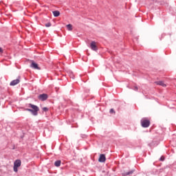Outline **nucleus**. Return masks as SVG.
Wrapping results in <instances>:
<instances>
[{"label":"nucleus","mask_w":176,"mask_h":176,"mask_svg":"<svg viewBox=\"0 0 176 176\" xmlns=\"http://www.w3.org/2000/svg\"><path fill=\"white\" fill-rule=\"evenodd\" d=\"M90 47L91 50H94V52H97V50H98V48L97 47V43H96V41H92L91 43Z\"/></svg>","instance_id":"20e7f679"},{"label":"nucleus","mask_w":176,"mask_h":176,"mask_svg":"<svg viewBox=\"0 0 176 176\" xmlns=\"http://www.w3.org/2000/svg\"><path fill=\"white\" fill-rule=\"evenodd\" d=\"M20 83V79L17 78L16 80H12L10 85V86H16V85H19Z\"/></svg>","instance_id":"6e6552de"},{"label":"nucleus","mask_w":176,"mask_h":176,"mask_svg":"<svg viewBox=\"0 0 176 176\" xmlns=\"http://www.w3.org/2000/svg\"><path fill=\"white\" fill-rule=\"evenodd\" d=\"M54 17H58V16H60V12L59 11H53L52 12Z\"/></svg>","instance_id":"9d476101"},{"label":"nucleus","mask_w":176,"mask_h":176,"mask_svg":"<svg viewBox=\"0 0 176 176\" xmlns=\"http://www.w3.org/2000/svg\"><path fill=\"white\" fill-rule=\"evenodd\" d=\"M30 67L34 69H41V67L38 65L36 63H34V60L32 61Z\"/></svg>","instance_id":"423d86ee"},{"label":"nucleus","mask_w":176,"mask_h":176,"mask_svg":"<svg viewBox=\"0 0 176 176\" xmlns=\"http://www.w3.org/2000/svg\"><path fill=\"white\" fill-rule=\"evenodd\" d=\"M21 166V160H16L14 163V171L17 173L19 167Z\"/></svg>","instance_id":"7ed1b4c3"},{"label":"nucleus","mask_w":176,"mask_h":176,"mask_svg":"<svg viewBox=\"0 0 176 176\" xmlns=\"http://www.w3.org/2000/svg\"><path fill=\"white\" fill-rule=\"evenodd\" d=\"M38 99H40L41 101H46V100H47V94H42L39 95Z\"/></svg>","instance_id":"39448f33"},{"label":"nucleus","mask_w":176,"mask_h":176,"mask_svg":"<svg viewBox=\"0 0 176 176\" xmlns=\"http://www.w3.org/2000/svg\"><path fill=\"white\" fill-rule=\"evenodd\" d=\"M110 113H116V112H115V110H113V109H111L109 111Z\"/></svg>","instance_id":"4468645a"},{"label":"nucleus","mask_w":176,"mask_h":176,"mask_svg":"<svg viewBox=\"0 0 176 176\" xmlns=\"http://www.w3.org/2000/svg\"><path fill=\"white\" fill-rule=\"evenodd\" d=\"M0 53H3V50L2 49V47H0Z\"/></svg>","instance_id":"a211bd4d"},{"label":"nucleus","mask_w":176,"mask_h":176,"mask_svg":"<svg viewBox=\"0 0 176 176\" xmlns=\"http://www.w3.org/2000/svg\"><path fill=\"white\" fill-rule=\"evenodd\" d=\"M45 27H52V23H46L45 24Z\"/></svg>","instance_id":"dca6fc26"},{"label":"nucleus","mask_w":176,"mask_h":176,"mask_svg":"<svg viewBox=\"0 0 176 176\" xmlns=\"http://www.w3.org/2000/svg\"><path fill=\"white\" fill-rule=\"evenodd\" d=\"M55 166L56 167H60V166H61V161L60 160L56 161Z\"/></svg>","instance_id":"9b49d317"},{"label":"nucleus","mask_w":176,"mask_h":176,"mask_svg":"<svg viewBox=\"0 0 176 176\" xmlns=\"http://www.w3.org/2000/svg\"><path fill=\"white\" fill-rule=\"evenodd\" d=\"M134 90H138V87H135Z\"/></svg>","instance_id":"6ab92c4d"},{"label":"nucleus","mask_w":176,"mask_h":176,"mask_svg":"<svg viewBox=\"0 0 176 176\" xmlns=\"http://www.w3.org/2000/svg\"><path fill=\"white\" fill-rule=\"evenodd\" d=\"M43 111H44V112H47V111H49V109H47V107H43Z\"/></svg>","instance_id":"2eb2a0df"},{"label":"nucleus","mask_w":176,"mask_h":176,"mask_svg":"<svg viewBox=\"0 0 176 176\" xmlns=\"http://www.w3.org/2000/svg\"><path fill=\"white\" fill-rule=\"evenodd\" d=\"M160 160L161 162H164V156H162V157H160Z\"/></svg>","instance_id":"f3484780"},{"label":"nucleus","mask_w":176,"mask_h":176,"mask_svg":"<svg viewBox=\"0 0 176 176\" xmlns=\"http://www.w3.org/2000/svg\"><path fill=\"white\" fill-rule=\"evenodd\" d=\"M105 160H107V158H105V155L100 154L98 159V162H100V163H104L105 162Z\"/></svg>","instance_id":"0eeeda50"},{"label":"nucleus","mask_w":176,"mask_h":176,"mask_svg":"<svg viewBox=\"0 0 176 176\" xmlns=\"http://www.w3.org/2000/svg\"><path fill=\"white\" fill-rule=\"evenodd\" d=\"M29 107L31 109H26V111H28L29 112H31L34 116H36L38 115V111H39V107H38L36 105L30 104Z\"/></svg>","instance_id":"f257e3e1"},{"label":"nucleus","mask_w":176,"mask_h":176,"mask_svg":"<svg viewBox=\"0 0 176 176\" xmlns=\"http://www.w3.org/2000/svg\"><path fill=\"white\" fill-rule=\"evenodd\" d=\"M68 31H72V25L71 24H68L66 25Z\"/></svg>","instance_id":"ddd939ff"},{"label":"nucleus","mask_w":176,"mask_h":176,"mask_svg":"<svg viewBox=\"0 0 176 176\" xmlns=\"http://www.w3.org/2000/svg\"><path fill=\"white\" fill-rule=\"evenodd\" d=\"M133 173H134V170H131L129 172H127L126 173H123L122 176H126V175H130V174H133Z\"/></svg>","instance_id":"f8f14e48"},{"label":"nucleus","mask_w":176,"mask_h":176,"mask_svg":"<svg viewBox=\"0 0 176 176\" xmlns=\"http://www.w3.org/2000/svg\"><path fill=\"white\" fill-rule=\"evenodd\" d=\"M156 85H159L160 86H162V87H166L167 85H166V83H164V82L163 81H157L155 82Z\"/></svg>","instance_id":"1a4fd4ad"},{"label":"nucleus","mask_w":176,"mask_h":176,"mask_svg":"<svg viewBox=\"0 0 176 176\" xmlns=\"http://www.w3.org/2000/svg\"><path fill=\"white\" fill-rule=\"evenodd\" d=\"M142 127L147 128L151 124V121L146 118H143L141 120Z\"/></svg>","instance_id":"f03ea898"}]
</instances>
